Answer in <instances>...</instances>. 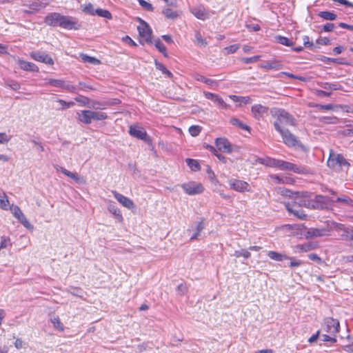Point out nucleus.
Returning <instances> with one entry per match:
<instances>
[{
    "label": "nucleus",
    "mask_w": 353,
    "mask_h": 353,
    "mask_svg": "<svg viewBox=\"0 0 353 353\" xmlns=\"http://www.w3.org/2000/svg\"><path fill=\"white\" fill-rule=\"evenodd\" d=\"M44 22L50 26H60L63 28L72 30L76 29V22L72 18L68 16H63L58 12H52L48 14L44 19Z\"/></svg>",
    "instance_id": "obj_1"
},
{
    "label": "nucleus",
    "mask_w": 353,
    "mask_h": 353,
    "mask_svg": "<svg viewBox=\"0 0 353 353\" xmlns=\"http://www.w3.org/2000/svg\"><path fill=\"white\" fill-rule=\"evenodd\" d=\"M274 126L275 130L281 134L283 141L286 145L288 147L303 148V145L297 137L292 134L288 129L283 128L281 126H279L277 123H274Z\"/></svg>",
    "instance_id": "obj_2"
},
{
    "label": "nucleus",
    "mask_w": 353,
    "mask_h": 353,
    "mask_svg": "<svg viewBox=\"0 0 353 353\" xmlns=\"http://www.w3.org/2000/svg\"><path fill=\"white\" fill-rule=\"evenodd\" d=\"M327 164L330 168L336 171L343 170L344 167L347 170L350 166L343 155L334 153L332 150H330Z\"/></svg>",
    "instance_id": "obj_3"
},
{
    "label": "nucleus",
    "mask_w": 353,
    "mask_h": 353,
    "mask_svg": "<svg viewBox=\"0 0 353 353\" xmlns=\"http://www.w3.org/2000/svg\"><path fill=\"white\" fill-rule=\"evenodd\" d=\"M271 114L276 118V121L274 123H278L279 126L281 125H287L294 126L296 125L295 119L288 112L283 109H272Z\"/></svg>",
    "instance_id": "obj_4"
},
{
    "label": "nucleus",
    "mask_w": 353,
    "mask_h": 353,
    "mask_svg": "<svg viewBox=\"0 0 353 353\" xmlns=\"http://www.w3.org/2000/svg\"><path fill=\"white\" fill-rule=\"evenodd\" d=\"M277 167L280 170H290L297 174H306L310 173V170L307 168L298 165L290 162L284 161L282 160L278 159Z\"/></svg>",
    "instance_id": "obj_5"
},
{
    "label": "nucleus",
    "mask_w": 353,
    "mask_h": 353,
    "mask_svg": "<svg viewBox=\"0 0 353 353\" xmlns=\"http://www.w3.org/2000/svg\"><path fill=\"white\" fill-rule=\"evenodd\" d=\"M340 324L337 319L327 317L323 320V330L332 336H336L339 332Z\"/></svg>",
    "instance_id": "obj_6"
},
{
    "label": "nucleus",
    "mask_w": 353,
    "mask_h": 353,
    "mask_svg": "<svg viewBox=\"0 0 353 353\" xmlns=\"http://www.w3.org/2000/svg\"><path fill=\"white\" fill-rule=\"evenodd\" d=\"M182 189L188 195L201 194L204 191L203 185L195 181H190L181 185Z\"/></svg>",
    "instance_id": "obj_7"
},
{
    "label": "nucleus",
    "mask_w": 353,
    "mask_h": 353,
    "mask_svg": "<svg viewBox=\"0 0 353 353\" xmlns=\"http://www.w3.org/2000/svg\"><path fill=\"white\" fill-rule=\"evenodd\" d=\"M10 210L11 211L13 216L27 229L32 230L34 228L33 225L30 223V222L26 219V216L23 214L19 207L17 205H12L10 207Z\"/></svg>",
    "instance_id": "obj_8"
},
{
    "label": "nucleus",
    "mask_w": 353,
    "mask_h": 353,
    "mask_svg": "<svg viewBox=\"0 0 353 353\" xmlns=\"http://www.w3.org/2000/svg\"><path fill=\"white\" fill-rule=\"evenodd\" d=\"M331 201L329 197L323 195H315L314 198L310 199V208L312 209H325Z\"/></svg>",
    "instance_id": "obj_9"
},
{
    "label": "nucleus",
    "mask_w": 353,
    "mask_h": 353,
    "mask_svg": "<svg viewBox=\"0 0 353 353\" xmlns=\"http://www.w3.org/2000/svg\"><path fill=\"white\" fill-rule=\"evenodd\" d=\"M294 201L292 205H294L296 207H306L307 208H310V199H308V195L307 192L302 193L300 194L299 192H294L293 197Z\"/></svg>",
    "instance_id": "obj_10"
},
{
    "label": "nucleus",
    "mask_w": 353,
    "mask_h": 353,
    "mask_svg": "<svg viewBox=\"0 0 353 353\" xmlns=\"http://www.w3.org/2000/svg\"><path fill=\"white\" fill-rule=\"evenodd\" d=\"M328 235H330V229L327 228V225L323 228H310L305 234L306 239L317 238Z\"/></svg>",
    "instance_id": "obj_11"
},
{
    "label": "nucleus",
    "mask_w": 353,
    "mask_h": 353,
    "mask_svg": "<svg viewBox=\"0 0 353 353\" xmlns=\"http://www.w3.org/2000/svg\"><path fill=\"white\" fill-rule=\"evenodd\" d=\"M138 31L140 37L144 39L145 42L152 43V31L145 21H141V24L138 26Z\"/></svg>",
    "instance_id": "obj_12"
},
{
    "label": "nucleus",
    "mask_w": 353,
    "mask_h": 353,
    "mask_svg": "<svg viewBox=\"0 0 353 353\" xmlns=\"http://www.w3.org/2000/svg\"><path fill=\"white\" fill-rule=\"evenodd\" d=\"M228 183H229L230 188L235 191H237L239 192L250 191V185L244 181H241V180H239V179H230L228 181Z\"/></svg>",
    "instance_id": "obj_13"
},
{
    "label": "nucleus",
    "mask_w": 353,
    "mask_h": 353,
    "mask_svg": "<svg viewBox=\"0 0 353 353\" xmlns=\"http://www.w3.org/2000/svg\"><path fill=\"white\" fill-rule=\"evenodd\" d=\"M30 57L37 61L48 65H53L54 61L47 53L40 51H33L30 54Z\"/></svg>",
    "instance_id": "obj_14"
},
{
    "label": "nucleus",
    "mask_w": 353,
    "mask_h": 353,
    "mask_svg": "<svg viewBox=\"0 0 353 353\" xmlns=\"http://www.w3.org/2000/svg\"><path fill=\"white\" fill-rule=\"evenodd\" d=\"M47 84L52 85L56 88H61L65 89L70 92H76V87L70 84H66L64 81L61 79H46Z\"/></svg>",
    "instance_id": "obj_15"
},
{
    "label": "nucleus",
    "mask_w": 353,
    "mask_h": 353,
    "mask_svg": "<svg viewBox=\"0 0 353 353\" xmlns=\"http://www.w3.org/2000/svg\"><path fill=\"white\" fill-rule=\"evenodd\" d=\"M129 133L131 136L141 140L146 141L148 139V134L145 129L138 125H130Z\"/></svg>",
    "instance_id": "obj_16"
},
{
    "label": "nucleus",
    "mask_w": 353,
    "mask_h": 353,
    "mask_svg": "<svg viewBox=\"0 0 353 353\" xmlns=\"http://www.w3.org/2000/svg\"><path fill=\"white\" fill-rule=\"evenodd\" d=\"M215 145L219 150L225 153H231L233 151L232 145L225 138H217L215 140Z\"/></svg>",
    "instance_id": "obj_17"
},
{
    "label": "nucleus",
    "mask_w": 353,
    "mask_h": 353,
    "mask_svg": "<svg viewBox=\"0 0 353 353\" xmlns=\"http://www.w3.org/2000/svg\"><path fill=\"white\" fill-rule=\"evenodd\" d=\"M114 198L124 207L129 210L134 208L135 205L132 200L123 196V194L118 193L117 191L112 192Z\"/></svg>",
    "instance_id": "obj_18"
},
{
    "label": "nucleus",
    "mask_w": 353,
    "mask_h": 353,
    "mask_svg": "<svg viewBox=\"0 0 353 353\" xmlns=\"http://www.w3.org/2000/svg\"><path fill=\"white\" fill-rule=\"evenodd\" d=\"M190 12L195 17L203 21L210 17L209 12L202 5L190 8Z\"/></svg>",
    "instance_id": "obj_19"
},
{
    "label": "nucleus",
    "mask_w": 353,
    "mask_h": 353,
    "mask_svg": "<svg viewBox=\"0 0 353 353\" xmlns=\"http://www.w3.org/2000/svg\"><path fill=\"white\" fill-rule=\"evenodd\" d=\"M107 209L108 212L114 216L118 222L122 223L123 221V217L120 209L118 208L114 203L109 202L107 206Z\"/></svg>",
    "instance_id": "obj_20"
},
{
    "label": "nucleus",
    "mask_w": 353,
    "mask_h": 353,
    "mask_svg": "<svg viewBox=\"0 0 353 353\" xmlns=\"http://www.w3.org/2000/svg\"><path fill=\"white\" fill-rule=\"evenodd\" d=\"M286 210L288 211L290 214H294L298 219L301 220H304L306 219L307 215L304 213L303 210L301 209H297V207L294 205H292L291 203H285Z\"/></svg>",
    "instance_id": "obj_21"
},
{
    "label": "nucleus",
    "mask_w": 353,
    "mask_h": 353,
    "mask_svg": "<svg viewBox=\"0 0 353 353\" xmlns=\"http://www.w3.org/2000/svg\"><path fill=\"white\" fill-rule=\"evenodd\" d=\"M55 168L57 171H60L64 175L70 177V179H73L74 181H76L77 183H84L85 182L83 177L79 176L77 173L72 172L59 165H56Z\"/></svg>",
    "instance_id": "obj_22"
},
{
    "label": "nucleus",
    "mask_w": 353,
    "mask_h": 353,
    "mask_svg": "<svg viewBox=\"0 0 353 353\" xmlns=\"http://www.w3.org/2000/svg\"><path fill=\"white\" fill-rule=\"evenodd\" d=\"M252 112L256 119H260L264 114L268 111V108L261 104L254 105L252 107Z\"/></svg>",
    "instance_id": "obj_23"
},
{
    "label": "nucleus",
    "mask_w": 353,
    "mask_h": 353,
    "mask_svg": "<svg viewBox=\"0 0 353 353\" xmlns=\"http://www.w3.org/2000/svg\"><path fill=\"white\" fill-rule=\"evenodd\" d=\"M203 94L206 99L212 100L218 105L225 108H227V104L225 103L223 99L220 97L219 95L208 92H204Z\"/></svg>",
    "instance_id": "obj_24"
},
{
    "label": "nucleus",
    "mask_w": 353,
    "mask_h": 353,
    "mask_svg": "<svg viewBox=\"0 0 353 353\" xmlns=\"http://www.w3.org/2000/svg\"><path fill=\"white\" fill-rule=\"evenodd\" d=\"M18 64L19 65L20 68L25 71H30V72H38L39 71V68L33 63L19 59L18 61Z\"/></svg>",
    "instance_id": "obj_25"
},
{
    "label": "nucleus",
    "mask_w": 353,
    "mask_h": 353,
    "mask_svg": "<svg viewBox=\"0 0 353 353\" xmlns=\"http://www.w3.org/2000/svg\"><path fill=\"white\" fill-rule=\"evenodd\" d=\"M341 239L345 241L348 246L353 248V229L347 228L341 234Z\"/></svg>",
    "instance_id": "obj_26"
},
{
    "label": "nucleus",
    "mask_w": 353,
    "mask_h": 353,
    "mask_svg": "<svg viewBox=\"0 0 353 353\" xmlns=\"http://www.w3.org/2000/svg\"><path fill=\"white\" fill-rule=\"evenodd\" d=\"M260 68L265 70H279L282 68V64L276 61H268L261 63Z\"/></svg>",
    "instance_id": "obj_27"
},
{
    "label": "nucleus",
    "mask_w": 353,
    "mask_h": 353,
    "mask_svg": "<svg viewBox=\"0 0 353 353\" xmlns=\"http://www.w3.org/2000/svg\"><path fill=\"white\" fill-rule=\"evenodd\" d=\"M78 119L79 121L85 123L90 124L92 122L91 110H82L78 113Z\"/></svg>",
    "instance_id": "obj_28"
},
{
    "label": "nucleus",
    "mask_w": 353,
    "mask_h": 353,
    "mask_svg": "<svg viewBox=\"0 0 353 353\" xmlns=\"http://www.w3.org/2000/svg\"><path fill=\"white\" fill-rule=\"evenodd\" d=\"M162 13L164 16L168 19L174 20L181 14V12L179 10H174L171 8H167L162 10Z\"/></svg>",
    "instance_id": "obj_29"
},
{
    "label": "nucleus",
    "mask_w": 353,
    "mask_h": 353,
    "mask_svg": "<svg viewBox=\"0 0 353 353\" xmlns=\"http://www.w3.org/2000/svg\"><path fill=\"white\" fill-rule=\"evenodd\" d=\"M319 247V244L315 242H308L304 244L298 245L297 249L301 252H307L316 249Z\"/></svg>",
    "instance_id": "obj_30"
},
{
    "label": "nucleus",
    "mask_w": 353,
    "mask_h": 353,
    "mask_svg": "<svg viewBox=\"0 0 353 353\" xmlns=\"http://www.w3.org/2000/svg\"><path fill=\"white\" fill-rule=\"evenodd\" d=\"M193 77L195 80L201 81L210 86H216L218 85V83L216 81L206 78L204 76L201 75L199 74H194Z\"/></svg>",
    "instance_id": "obj_31"
},
{
    "label": "nucleus",
    "mask_w": 353,
    "mask_h": 353,
    "mask_svg": "<svg viewBox=\"0 0 353 353\" xmlns=\"http://www.w3.org/2000/svg\"><path fill=\"white\" fill-rule=\"evenodd\" d=\"M319 85L323 89L328 91L330 90H342V86L338 83H330L327 82H321Z\"/></svg>",
    "instance_id": "obj_32"
},
{
    "label": "nucleus",
    "mask_w": 353,
    "mask_h": 353,
    "mask_svg": "<svg viewBox=\"0 0 353 353\" xmlns=\"http://www.w3.org/2000/svg\"><path fill=\"white\" fill-rule=\"evenodd\" d=\"M205 223L204 221V219H202L199 222L196 223V228H195V232L194 234L190 237V240H194L197 239L199 236L202 230L205 228Z\"/></svg>",
    "instance_id": "obj_33"
},
{
    "label": "nucleus",
    "mask_w": 353,
    "mask_h": 353,
    "mask_svg": "<svg viewBox=\"0 0 353 353\" xmlns=\"http://www.w3.org/2000/svg\"><path fill=\"white\" fill-rule=\"evenodd\" d=\"M10 202L8 196L3 192H0V208L3 210H8L10 209Z\"/></svg>",
    "instance_id": "obj_34"
},
{
    "label": "nucleus",
    "mask_w": 353,
    "mask_h": 353,
    "mask_svg": "<svg viewBox=\"0 0 353 353\" xmlns=\"http://www.w3.org/2000/svg\"><path fill=\"white\" fill-rule=\"evenodd\" d=\"M79 56L84 63H89L94 65L101 64V61L95 57H90L83 53H81Z\"/></svg>",
    "instance_id": "obj_35"
},
{
    "label": "nucleus",
    "mask_w": 353,
    "mask_h": 353,
    "mask_svg": "<svg viewBox=\"0 0 353 353\" xmlns=\"http://www.w3.org/2000/svg\"><path fill=\"white\" fill-rule=\"evenodd\" d=\"M268 256L272 260L276 261H282L285 259H288L289 257L283 254H281L274 251H270L268 253Z\"/></svg>",
    "instance_id": "obj_36"
},
{
    "label": "nucleus",
    "mask_w": 353,
    "mask_h": 353,
    "mask_svg": "<svg viewBox=\"0 0 353 353\" xmlns=\"http://www.w3.org/2000/svg\"><path fill=\"white\" fill-rule=\"evenodd\" d=\"M257 162H259L261 164H263V165H266L270 167H273V168H276L277 165H278V163H277L278 159H272V158H267V159L259 158L257 159Z\"/></svg>",
    "instance_id": "obj_37"
},
{
    "label": "nucleus",
    "mask_w": 353,
    "mask_h": 353,
    "mask_svg": "<svg viewBox=\"0 0 353 353\" xmlns=\"http://www.w3.org/2000/svg\"><path fill=\"white\" fill-rule=\"evenodd\" d=\"M327 228L330 229V232L335 229L338 231H341L342 233L344 232L345 230H347V228L345 227L343 224L339 223L334 221H330L327 223Z\"/></svg>",
    "instance_id": "obj_38"
},
{
    "label": "nucleus",
    "mask_w": 353,
    "mask_h": 353,
    "mask_svg": "<svg viewBox=\"0 0 353 353\" xmlns=\"http://www.w3.org/2000/svg\"><path fill=\"white\" fill-rule=\"evenodd\" d=\"M185 162L191 170L196 172L201 170V166L198 161L192 159H186Z\"/></svg>",
    "instance_id": "obj_39"
},
{
    "label": "nucleus",
    "mask_w": 353,
    "mask_h": 353,
    "mask_svg": "<svg viewBox=\"0 0 353 353\" xmlns=\"http://www.w3.org/2000/svg\"><path fill=\"white\" fill-rule=\"evenodd\" d=\"M319 16L325 20L334 21L336 19V14L330 11H322L319 13Z\"/></svg>",
    "instance_id": "obj_40"
},
{
    "label": "nucleus",
    "mask_w": 353,
    "mask_h": 353,
    "mask_svg": "<svg viewBox=\"0 0 353 353\" xmlns=\"http://www.w3.org/2000/svg\"><path fill=\"white\" fill-rule=\"evenodd\" d=\"M230 123L233 125L239 127L240 129L247 130L248 132L250 131V128L248 125L242 123L239 119L236 118H232L230 119Z\"/></svg>",
    "instance_id": "obj_41"
},
{
    "label": "nucleus",
    "mask_w": 353,
    "mask_h": 353,
    "mask_svg": "<svg viewBox=\"0 0 353 353\" xmlns=\"http://www.w3.org/2000/svg\"><path fill=\"white\" fill-rule=\"evenodd\" d=\"M91 118L92 121H102L108 118V115L106 113L103 112L91 111Z\"/></svg>",
    "instance_id": "obj_42"
},
{
    "label": "nucleus",
    "mask_w": 353,
    "mask_h": 353,
    "mask_svg": "<svg viewBox=\"0 0 353 353\" xmlns=\"http://www.w3.org/2000/svg\"><path fill=\"white\" fill-rule=\"evenodd\" d=\"M51 322L53 324V326L55 329L61 332H63L64 330V327L62 323L61 322L59 316H54L53 318H52Z\"/></svg>",
    "instance_id": "obj_43"
},
{
    "label": "nucleus",
    "mask_w": 353,
    "mask_h": 353,
    "mask_svg": "<svg viewBox=\"0 0 353 353\" xmlns=\"http://www.w3.org/2000/svg\"><path fill=\"white\" fill-rule=\"evenodd\" d=\"M230 97L235 102H241L244 103H250L252 99L250 97H240L236 95H230Z\"/></svg>",
    "instance_id": "obj_44"
},
{
    "label": "nucleus",
    "mask_w": 353,
    "mask_h": 353,
    "mask_svg": "<svg viewBox=\"0 0 353 353\" xmlns=\"http://www.w3.org/2000/svg\"><path fill=\"white\" fill-rule=\"evenodd\" d=\"M283 75L287 76L291 79H298L301 81H306V78L302 76H296L292 73L286 72H281L277 74V77H281Z\"/></svg>",
    "instance_id": "obj_45"
},
{
    "label": "nucleus",
    "mask_w": 353,
    "mask_h": 353,
    "mask_svg": "<svg viewBox=\"0 0 353 353\" xmlns=\"http://www.w3.org/2000/svg\"><path fill=\"white\" fill-rule=\"evenodd\" d=\"M154 46L165 57H167L166 48L159 39L154 41Z\"/></svg>",
    "instance_id": "obj_46"
},
{
    "label": "nucleus",
    "mask_w": 353,
    "mask_h": 353,
    "mask_svg": "<svg viewBox=\"0 0 353 353\" xmlns=\"http://www.w3.org/2000/svg\"><path fill=\"white\" fill-rule=\"evenodd\" d=\"M155 65L157 70H161L168 77L172 78L173 77L172 74L162 63L156 61Z\"/></svg>",
    "instance_id": "obj_47"
},
{
    "label": "nucleus",
    "mask_w": 353,
    "mask_h": 353,
    "mask_svg": "<svg viewBox=\"0 0 353 353\" xmlns=\"http://www.w3.org/2000/svg\"><path fill=\"white\" fill-rule=\"evenodd\" d=\"M195 40L198 46L205 47L208 45V42L205 39L203 38L201 34L199 32H196Z\"/></svg>",
    "instance_id": "obj_48"
},
{
    "label": "nucleus",
    "mask_w": 353,
    "mask_h": 353,
    "mask_svg": "<svg viewBox=\"0 0 353 353\" xmlns=\"http://www.w3.org/2000/svg\"><path fill=\"white\" fill-rule=\"evenodd\" d=\"M95 12H96V14H97L99 17H104V18L108 19H112L111 13L107 10L98 8L95 10Z\"/></svg>",
    "instance_id": "obj_49"
},
{
    "label": "nucleus",
    "mask_w": 353,
    "mask_h": 353,
    "mask_svg": "<svg viewBox=\"0 0 353 353\" xmlns=\"http://www.w3.org/2000/svg\"><path fill=\"white\" fill-rule=\"evenodd\" d=\"M233 256L236 258L243 256L245 259H248L250 257L251 254L248 250L243 249L241 250L235 251Z\"/></svg>",
    "instance_id": "obj_50"
},
{
    "label": "nucleus",
    "mask_w": 353,
    "mask_h": 353,
    "mask_svg": "<svg viewBox=\"0 0 353 353\" xmlns=\"http://www.w3.org/2000/svg\"><path fill=\"white\" fill-rule=\"evenodd\" d=\"M276 39L279 43H281L283 46H292V42L285 37L278 36L276 37Z\"/></svg>",
    "instance_id": "obj_51"
},
{
    "label": "nucleus",
    "mask_w": 353,
    "mask_h": 353,
    "mask_svg": "<svg viewBox=\"0 0 353 353\" xmlns=\"http://www.w3.org/2000/svg\"><path fill=\"white\" fill-rule=\"evenodd\" d=\"M202 128L199 125H192L189 128V132L192 137H196L199 134Z\"/></svg>",
    "instance_id": "obj_52"
},
{
    "label": "nucleus",
    "mask_w": 353,
    "mask_h": 353,
    "mask_svg": "<svg viewBox=\"0 0 353 353\" xmlns=\"http://www.w3.org/2000/svg\"><path fill=\"white\" fill-rule=\"evenodd\" d=\"M139 5L145 10L152 12L154 7L152 5L145 0H138Z\"/></svg>",
    "instance_id": "obj_53"
},
{
    "label": "nucleus",
    "mask_w": 353,
    "mask_h": 353,
    "mask_svg": "<svg viewBox=\"0 0 353 353\" xmlns=\"http://www.w3.org/2000/svg\"><path fill=\"white\" fill-rule=\"evenodd\" d=\"M11 245L10 239L8 236H3L1 239L0 250Z\"/></svg>",
    "instance_id": "obj_54"
},
{
    "label": "nucleus",
    "mask_w": 353,
    "mask_h": 353,
    "mask_svg": "<svg viewBox=\"0 0 353 353\" xmlns=\"http://www.w3.org/2000/svg\"><path fill=\"white\" fill-rule=\"evenodd\" d=\"M336 202H341V203H344L347 205L353 206V200L347 196H343L342 197H338L336 200Z\"/></svg>",
    "instance_id": "obj_55"
},
{
    "label": "nucleus",
    "mask_w": 353,
    "mask_h": 353,
    "mask_svg": "<svg viewBox=\"0 0 353 353\" xmlns=\"http://www.w3.org/2000/svg\"><path fill=\"white\" fill-rule=\"evenodd\" d=\"M278 192L282 196H288V197H293L294 193H293L291 190L285 188H279L277 189Z\"/></svg>",
    "instance_id": "obj_56"
},
{
    "label": "nucleus",
    "mask_w": 353,
    "mask_h": 353,
    "mask_svg": "<svg viewBox=\"0 0 353 353\" xmlns=\"http://www.w3.org/2000/svg\"><path fill=\"white\" fill-rule=\"evenodd\" d=\"M57 102L61 105L62 110L68 109L74 105V103L72 101L67 102L63 99H58Z\"/></svg>",
    "instance_id": "obj_57"
},
{
    "label": "nucleus",
    "mask_w": 353,
    "mask_h": 353,
    "mask_svg": "<svg viewBox=\"0 0 353 353\" xmlns=\"http://www.w3.org/2000/svg\"><path fill=\"white\" fill-rule=\"evenodd\" d=\"M303 42L305 47L312 50L315 46L312 41H310V37L308 36H304L303 37Z\"/></svg>",
    "instance_id": "obj_58"
},
{
    "label": "nucleus",
    "mask_w": 353,
    "mask_h": 353,
    "mask_svg": "<svg viewBox=\"0 0 353 353\" xmlns=\"http://www.w3.org/2000/svg\"><path fill=\"white\" fill-rule=\"evenodd\" d=\"M260 56L256 55L252 57H245L242 59V61L245 63H251L256 62L258 60H259Z\"/></svg>",
    "instance_id": "obj_59"
},
{
    "label": "nucleus",
    "mask_w": 353,
    "mask_h": 353,
    "mask_svg": "<svg viewBox=\"0 0 353 353\" xmlns=\"http://www.w3.org/2000/svg\"><path fill=\"white\" fill-rule=\"evenodd\" d=\"M321 121L325 122L326 123H333L335 124L338 121V119L335 117H323L321 119Z\"/></svg>",
    "instance_id": "obj_60"
},
{
    "label": "nucleus",
    "mask_w": 353,
    "mask_h": 353,
    "mask_svg": "<svg viewBox=\"0 0 353 353\" xmlns=\"http://www.w3.org/2000/svg\"><path fill=\"white\" fill-rule=\"evenodd\" d=\"M95 10H96L94 9V7L91 3H89L87 6H85V7L83 9V11L85 12L88 13L91 15L96 14Z\"/></svg>",
    "instance_id": "obj_61"
},
{
    "label": "nucleus",
    "mask_w": 353,
    "mask_h": 353,
    "mask_svg": "<svg viewBox=\"0 0 353 353\" xmlns=\"http://www.w3.org/2000/svg\"><path fill=\"white\" fill-rule=\"evenodd\" d=\"M105 105H106V103L104 102L93 101L90 107L94 108V109H99V108H103V107L105 106Z\"/></svg>",
    "instance_id": "obj_62"
},
{
    "label": "nucleus",
    "mask_w": 353,
    "mask_h": 353,
    "mask_svg": "<svg viewBox=\"0 0 353 353\" xmlns=\"http://www.w3.org/2000/svg\"><path fill=\"white\" fill-rule=\"evenodd\" d=\"M308 258L310 259V260H312L314 261H316L317 263L319 264H321L323 261L322 260L321 258H320L317 254H308Z\"/></svg>",
    "instance_id": "obj_63"
},
{
    "label": "nucleus",
    "mask_w": 353,
    "mask_h": 353,
    "mask_svg": "<svg viewBox=\"0 0 353 353\" xmlns=\"http://www.w3.org/2000/svg\"><path fill=\"white\" fill-rule=\"evenodd\" d=\"M239 48V45H232L225 48L228 54L234 53Z\"/></svg>",
    "instance_id": "obj_64"
}]
</instances>
